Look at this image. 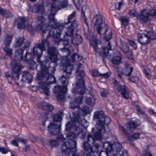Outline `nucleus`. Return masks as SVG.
Wrapping results in <instances>:
<instances>
[{
  "instance_id": "nucleus-1",
  "label": "nucleus",
  "mask_w": 156,
  "mask_h": 156,
  "mask_svg": "<svg viewBox=\"0 0 156 156\" xmlns=\"http://www.w3.org/2000/svg\"><path fill=\"white\" fill-rule=\"evenodd\" d=\"M42 72H39L37 75V79L39 80H44L46 82H42L39 83L40 87L43 90L47 95L50 94L49 84L55 83L56 81L55 77L50 74L46 70V67L42 66Z\"/></svg>"
},
{
  "instance_id": "nucleus-2",
  "label": "nucleus",
  "mask_w": 156,
  "mask_h": 156,
  "mask_svg": "<svg viewBox=\"0 0 156 156\" xmlns=\"http://www.w3.org/2000/svg\"><path fill=\"white\" fill-rule=\"evenodd\" d=\"M67 138L69 141L64 142L62 145V149L63 152L66 153L68 156H76V134L73 132H70L66 134Z\"/></svg>"
},
{
  "instance_id": "nucleus-3",
  "label": "nucleus",
  "mask_w": 156,
  "mask_h": 156,
  "mask_svg": "<svg viewBox=\"0 0 156 156\" xmlns=\"http://www.w3.org/2000/svg\"><path fill=\"white\" fill-rule=\"evenodd\" d=\"M42 27V36L43 39L42 40H46L48 41V38H50L54 42L56 43H58L60 41L61 39L60 36L62 34V29L56 28L52 27L51 29L49 28L45 30H43Z\"/></svg>"
},
{
  "instance_id": "nucleus-4",
  "label": "nucleus",
  "mask_w": 156,
  "mask_h": 156,
  "mask_svg": "<svg viewBox=\"0 0 156 156\" xmlns=\"http://www.w3.org/2000/svg\"><path fill=\"white\" fill-rule=\"evenodd\" d=\"M94 118L98 120L96 125V128L101 133L105 132V125H108L110 123V118L106 116L102 111H97L95 112Z\"/></svg>"
},
{
  "instance_id": "nucleus-5",
  "label": "nucleus",
  "mask_w": 156,
  "mask_h": 156,
  "mask_svg": "<svg viewBox=\"0 0 156 156\" xmlns=\"http://www.w3.org/2000/svg\"><path fill=\"white\" fill-rule=\"evenodd\" d=\"M49 43L46 40H42L41 43L36 44L31 50L32 53L37 57V62H41V57L43 51L46 50V46H48Z\"/></svg>"
},
{
  "instance_id": "nucleus-6",
  "label": "nucleus",
  "mask_w": 156,
  "mask_h": 156,
  "mask_svg": "<svg viewBox=\"0 0 156 156\" xmlns=\"http://www.w3.org/2000/svg\"><path fill=\"white\" fill-rule=\"evenodd\" d=\"M91 43L95 52L98 53L99 55L103 58V61L108 55L109 51L113 50L110 42L108 43L106 46L101 47L100 51H99V49L98 46V44L96 41H92Z\"/></svg>"
},
{
  "instance_id": "nucleus-7",
  "label": "nucleus",
  "mask_w": 156,
  "mask_h": 156,
  "mask_svg": "<svg viewBox=\"0 0 156 156\" xmlns=\"http://www.w3.org/2000/svg\"><path fill=\"white\" fill-rule=\"evenodd\" d=\"M76 73L78 76L80 77L81 78L78 80V81L76 84V87L78 89H82L80 91V93L82 94L86 93L87 91L83 80L85 75V73L83 70L78 69L76 71Z\"/></svg>"
},
{
  "instance_id": "nucleus-8",
  "label": "nucleus",
  "mask_w": 156,
  "mask_h": 156,
  "mask_svg": "<svg viewBox=\"0 0 156 156\" xmlns=\"http://www.w3.org/2000/svg\"><path fill=\"white\" fill-rule=\"evenodd\" d=\"M73 120L69 122L66 125L65 130L66 131L70 130L73 126H75V128L80 124L82 121L81 117L80 116L78 113L73 112Z\"/></svg>"
},
{
  "instance_id": "nucleus-9",
  "label": "nucleus",
  "mask_w": 156,
  "mask_h": 156,
  "mask_svg": "<svg viewBox=\"0 0 156 156\" xmlns=\"http://www.w3.org/2000/svg\"><path fill=\"white\" fill-rule=\"evenodd\" d=\"M112 82L113 84L115 85V88L117 91L120 93L123 98L128 99L129 95L128 92V89L126 86L120 84L116 79H113Z\"/></svg>"
},
{
  "instance_id": "nucleus-10",
  "label": "nucleus",
  "mask_w": 156,
  "mask_h": 156,
  "mask_svg": "<svg viewBox=\"0 0 156 156\" xmlns=\"http://www.w3.org/2000/svg\"><path fill=\"white\" fill-rule=\"evenodd\" d=\"M79 105H77L75 102H70V107L72 109H75V112H73L75 113H78L80 116H86L88 113L89 111V108L86 106H84L82 108H79Z\"/></svg>"
},
{
  "instance_id": "nucleus-11",
  "label": "nucleus",
  "mask_w": 156,
  "mask_h": 156,
  "mask_svg": "<svg viewBox=\"0 0 156 156\" xmlns=\"http://www.w3.org/2000/svg\"><path fill=\"white\" fill-rule=\"evenodd\" d=\"M55 4H53L52 6H51L50 12L48 16V19L49 21V25L52 27L58 28V24L56 20L54 18V16L57 12L58 8L55 7Z\"/></svg>"
},
{
  "instance_id": "nucleus-12",
  "label": "nucleus",
  "mask_w": 156,
  "mask_h": 156,
  "mask_svg": "<svg viewBox=\"0 0 156 156\" xmlns=\"http://www.w3.org/2000/svg\"><path fill=\"white\" fill-rule=\"evenodd\" d=\"M100 145L99 143H96L94 145L91 147L90 152L84 153L82 151L78 153L76 156H96L94 153L98 154V149Z\"/></svg>"
},
{
  "instance_id": "nucleus-13",
  "label": "nucleus",
  "mask_w": 156,
  "mask_h": 156,
  "mask_svg": "<svg viewBox=\"0 0 156 156\" xmlns=\"http://www.w3.org/2000/svg\"><path fill=\"white\" fill-rule=\"evenodd\" d=\"M22 78L21 81L17 82H16V84L19 87L22 86L23 82L27 83H31L32 80V75L29 73L23 72L22 74Z\"/></svg>"
},
{
  "instance_id": "nucleus-14",
  "label": "nucleus",
  "mask_w": 156,
  "mask_h": 156,
  "mask_svg": "<svg viewBox=\"0 0 156 156\" xmlns=\"http://www.w3.org/2000/svg\"><path fill=\"white\" fill-rule=\"evenodd\" d=\"M61 124H57L51 123L48 126V131L49 134L52 135H55L58 134L60 131Z\"/></svg>"
},
{
  "instance_id": "nucleus-15",
  "label": "nucleus",
  "mask_w": 156,
  "mask_h": 156,
  "mask_svg": "<svg viewBox=\"0 0 156 156\" xmlns=\"http://www.w3.org/2000/svg\"><path fill=\"white\" fill-rule=\"evenodd\" d=\"M149 16H151V10L148 12L146 10H144L140 14H138L137 15V18L140 23L144 24L147 22Z\"/></svg>"
},
{
  "instance_id": "nucleus-16",
  "label": "nucleus",
  "mask_w": 156,
  "mask_h": 156,
  "mask_svg": "<svg viewBox=\"0 0 156 156\" xmlns=\"http://www.w3.org/2000/svg\"><path fill=\"white\" fill-rule=\"evenodd\" d=\"M12 36L7 35L4 41V43L5 45V47L3 48V50L6 53V54L9 56L12 54V49L9 48L11 42Z\"/></svg>"
},
{
  "instance_id": "nucleus-17",
  "label": "nucleus",
  "mask_w": 156,
  "mask_h": 156,
  "mask_svg": "<svg viewBox=\"0 0 156 156\" xmlns=\"http://www.w3.org/2000/svg\"><path fill=\"white\" fill-rule=\"evenodd\" d=\"M28 21V19L25 17L19 18L14 21L13 26L19 29H23L26 27L25 23Z\"/></svg>"
},
{
  "instance_id": "nucleus-18",
  "label": "nucleus",
  "mask_w": 156,
  "mask_h": 156,
  "mask_svg": "<svg viewBox=\"0 0 156 156\" xmlns=\"http://www.w3.org/2000/svg\"><path fill=\"white\" fill-rule=\"evenodd\" d=\"M49 45L48 46V53L49 55V57L51 61L56 62L57 60L58 61L57 56L58 52L56 48L53 47H49Z\"/></svg>"
},
{
  "instance_id": "nucleus-19",
  "label": "nucleus",
  "mask_w": 156,
  "mask_h": 156,
  "mask_svg": "<svg viewBox=\"0 0 156 156\" xmlns=\"http://www.w3.org/2000/svg\"><path fill=\"white\" fill-rule=\"evenodd\" d=\"M134 70L133 67L127 62H126L124 64L123 68L122 71L124 75L126 76H130L131 75Z\"/></svg>"
},
{
  "instance_id": "nucleus-20",
  "label": "nucleus",
  "mask_w": 156,
  "mask_h": 156,
  "mask_svg": "<svg viewBox=\"0 0 156 156\" xmlns=\"http://www.w3.org/2000/svg\"><path fill=\"white\" fill-rule=\"evenodd\" d=\"M137 37L138 41L142 44L147 45L150 44L151 42V41L149 40V38L145 34H139Z\"/></svg>"
},
{
  "instance_id": "nucleus-21",
  "label": "nucleus",
  "mask_w": 156,
  "mask_h": 156,
  "mask_svg": "<svg viewBox=\"0 0 156 156\" xmlns=\"http://www.w3.org/2000/svg\"><path fill=\"white\" fill-rule=\"evenodd\" d=\"M58 60H57L56 62L51 61V63L49 64V66L48 68L45 65L41 64L40 65V67L41 68V72H42V66H44L46 67V70L50 74L54 73L55 70V67L58 64Z\"/></svg>"
},
{
  "instance_id": "nucleus-22",
  "label": "nucleus",
  "mask_w": 156,
  "mask_h": 156,
  "mask_svg": "<svg viewBox=\"0 0 156 156\" xmlns=\"http://www.w3.org/2000/svg\"><path fill=\"white\" fill-rule=\"evenodd\" d=\"M55 2L52 3L51 6H52L53 4H55V7L57 8L58 9H61L65 8L67 4L66 0H51Z\"/></svg>"
},
{
  "instance_id": "nucleus-23",
  "label": "nucleus",
  "mask_w": 156,
  "mask_h": 156,
  "mask_svg": "<svg viewBox=\"0 0 156 156\" xmlns=\"http://www.w3.org/2000/svg\"><path fill=\"white\" fill-rule=\"evenodd\" d=\"M53 91L54 93L61 95L62 94H64L67 91V87L66 86L58 85L55 86Z\"/></svg>"
},
{
  "instance_id": "nucleus-24",
  "label": "nucleus",
  "mask_w": 156,
  "mask_h": 156,
  "mask_svg": "<svg viewBox=\"0 0 156 156\" xmlns=\"http://www.w3.org/2000/svg\"><path fill=\"white\" fill-rule=\"evenodd\" d=\"M32 12L34 13H39L42 15H46L44 8L40 5H35L33 7Z\"/></svg>"
},
{
  "instance_id": "nucleus-25",
  "label": "nucleus",
  "mask_w": 156,
  "mask_h": 156,
  "mask_svg": "<svg viewBox=\"0 0 156 156\" xmlns=\"http://www.w3.org/2000/svg\"><path fill=\"white\" fill-rule=\"evenodd\" d=\"M31 54L30 53L27 52L25 56V60L27 62L30 61H31V63L30 64V68L32 70H34L36 68L37 65L35 62L32 61L31 58H30Z\"/></svg>"
},
{
  "instance_id": "nucleus-26",
  "label": "nucleus",
  "mask_w": 156,
  "mask_h": 156,
  "mask_svg": "<svg viewBox=\"0 0 156 156\" xmlns=\"http://www.w3.org/2000/svg\"><path fill=\"white\" fill-rule=\"evenodd\" d=\"M83 40L80 35L76 34L74 37L71 38V41L75 45H78L83 42Z\"/></svg>"
},
{
  "instance_id": "nucleus-27",
  "label": "nucleus",
  "mask_w": 156,
  "mask_h": 156,
  "mask_svg": "<svg viewBox=\"0 0 156 156\" xmlns=\"http://www.w3.org/2000/svg\"><path fill=\"white\" fill-rule=\"evenodd\" d=\"M75 131L76 132V134L79 138L81 139H84L86 136V133L84 131L83 129L80 127V126H78L75 129Z\"/></svg>"
},
{
  "instance_id": "nucleus-28",
  "label": "nucleus",
  "mask_w": 156,
  "mask_h": 156,
  "mask_svg": "<svg viewBox=\"0 0 156 156\" xmlns=\"http://www.w3.org/2000/svg\"><path fill=\"white\" fill-rule=\"evenodd\" d=\"M24 50V49L23 48L18 49L16 50L15 54V60L19 61L22 60Z\"/></svg>"
},
{
  "instance_id": "nucleus-29",
  "label": "nucleus",
  "mask_w": 156,
  "mask_h": 156,
  "mask_svg": "<svg viewBox=\"0 0 156 156\" xmlns=\"http://www.w3.org/2000/svg\"><path fill=\"white\" fill-rule=\"evenodd\" d=\"M63 116V112L62 111H59L57 113L52 116L53 120L54 122H58V124H59L60 123L61 124V122Z\"/></svg>"
},
{
  "instance_id": "nucleus-30",
  "label": "nucleus",
  "mask_w": 156,
  "mask_h": 156,
  "mask_svg": "<svg viewBox=\"0 0 156 156\" xmlns=\"http://www.w3.org/2000/svg\"><path fill=\"white\" fill-rule=\"evenodd\" d=\"M138 126L136 122L131 121L127 125L126 128L130 132H133L135 131Z\"/></svg>"
},
{
  "instance_id": "nucleus-31",
  "label": "nucleus",
  "mask_w": 156,
  "mask_h": 156,
  "mask_svg": "<svg viewBox=\"0 0 156 156\" xmlns=\"http://www.w3.org/2000/svg\"><path fill=\"white\" fill-rule=\"evenodd\" d=\"M41 108L45 111L50 112L54 109L53 106L45 102H42L41 103Z\"/></svg>"
},
{
  "instance_id": "nucleus-32",
  "label": "nucleus",
  "mask_w": 156,
  "mask_h": 156,
  "mask_svg": "<svg viewBox=\"0 0 156 156\" xmlns=\"http://www.w3.org/2000/svg\"><path fill=\"white\" fill-rule=\"evenodd\" d=\"M94 19H95V21L94 23V26H96L97 27L101 26L103 22L102 16L100 14L97 15L94 18Z\"/></svg>"
},
{
  "instance_id": "nucleus-33",
  "label": "nucleus",
  "mask_w": 156,
  "mask_h": 156,
  "mask_svg": "<svg viewBox=\"0 0 156 156\" xmlns=\"http://www.w3.org/2000/svg\"><path fill=\"white\" fill-rule=\"evenodd\" d=\"M66 74L65 73H62V75L59 77L58 80V83H60L61 84V86L62 87L63 86H66V85L67 84L66 80L68 78L66 77Z\"/></svg>"
},
{
  "instance_id": "nucleus-34",
  "label": "nucleus",
  "mask_w": 156,
  "mask_h": 156,
  "mask_svg": "<svg viewBox=\"0 0 156 156\" xmlns=\"http://www.w3.org/2000/svg\"><path fill=\"white\" fill-rule=\"evenodd\" d=\"M103 147L106 151L110 152L112 150V144L108 141H105L102 143Z\"/></svg>"
},
{
  "instance_id": "nucleus-35",
  "label": "nucleus",
  "mask_w": 156,
  "mask_h": 156,
  "mask_svg": "<svg viewBox=\"0 0 156 156\" xmlns=\"http://www.w3.org/2000/svg\"><path fill=\"white\" fill-rule=\"evenodd\" d=\"M73 69V67L72 66H67L66 69L64 70L63 73H66V77L69 79L71 77V72Z\"/></svg>"
},
{
  "instance_id": "nucleus-36",
  "label": "nucleus",
  "mask_w": 156,
  "mask_h": 156,
  "mask_svg": "<svg viewBox=\"0 0 156 156\" xmlns=\"http://www.w3.org/2000/svg\"><path fill=\"white\" fill-rule=\"evenodd\" d=\"M67 30L66 32V36L69 37L71 39L74 37L75 35L74 33V30L73 28L68 26L66 27Z\"/></svg>"
},
{
  "instance_id": "nucleus-37",
  "label": "nucleus",
  "mask_w": 156,
  "mask_h": 156,
  "mask_svg": "<svg viewBox=\"0 0 156 156\" xmlns=\"http://www.w3.org/2000/svg\"><path fill=\"white\" fill-rule=\"evenodd\" d=\"M98 33L99 34H105L108 30V27L106 24H105L104 27H98L97 28Z\"/></svg>"
},
{
  "instance_id": "nucleus-38",
  "label": "nucleus",
  "mask_w": 156,
  "mask_h": 156,
  "mask_svg": "<svg viewBox=\"0 0 156 156\" xmlns=\"http://www.w3.org/2000/svg\"><path fill=\"white\" fill-rule=\"evenodd\" d=\"M41 29V28L40 25H36L33 27L31 24H29L27 27V30L30 32L33 31H38Z\"/></svg>"
},
{
  "instance_id": "nucleus-39",
  "label": "nucleus",
  "mask_w": 156,
  "mask_h": 156,
  "mask_svg": "<svg viewBox=\"0 0 156 156\" xmlns=\"http://www.w3.org/2000/svg\"><path fill=\"white\" fill-rule=\"evenodd\" d=\"M25 38L23 37H19L17 39L14 45V47L17 48L21 46L24 42Z\"/></svg>"
},
{
  "instance_id": "nucleus-40",
  "label": "nucleus",
  "mask_w": 156,
  "mask_h": 156,
  "mask_svg": "<svg viewBox=\"0 0 156 156\" xmlns=\"http://www.w3.org/2000/svg\"><path fill=\"white\" fill-rule=\"evenodd\" d=\"M37 19L38 20V23L37 25L40 26L41 29L42 30V27L45 26L44 25V23L46 20L45 19L43 16H39L37 17Z\"/></svg>"
},
{
  "instance_id": "nucleus-41",
  "label": "nucleus",
  "mask_w": 156,
  "mask_h": 156,
  "mask_svg": "<svg viewBox=\"0 0 156 156\" xmlns=\"http://www.w3.org/2000/svg\"><path fill=\"white\" fill-rule=\"evenodd\" d=\"M82 147L84 150L85 151H87V152H88L90 151L91 146L86 141L83 143Z\"/></svg>"
},
{
  "instance_id": "nucleus-42",
  "label": "nucleus",
  "mask_w": 156,
  "mask_h": 156,
  "mask_svg": "<svg viewBox=\"0 0 156 156\" xmlns=\"http://www.w3.org/2000/svg\"><path fill=\"white\" fill-rule=\"evenodd\" d=\"M146 35L150 41L151 40H154L156 38V34L152 30L148 32Z\"/></svg>"
},
{
  "instance_id": "nucleus-43",
  "label": "nucleus",
  "mask_w": 156,
  "mask_h": 156,
  "mask_svg": "<svg viewBox=\"0 0 156 156\" xmlns=\"http://www.w3.org/2000/svg\"><path fill=\"white\" fill-rule=\"evenodd\" d=\"M86 5H83L82 6V13L81 15L82 17V19L83 21L86 25L88 26V23L87 22V19L86 17L85 13V10L86 9Z\"/></svg>"
},
{
  "instance_id": "nucleus-44",
  "label": "nucleus",
  "mask_w": 156,
  "mask_h": 156,
  "mask_svg": "<svg viewBox=\"0 0 156 156\" xmlns=\"http://www.w3.org/2000/svg\"><path fill=\"white\" fill-rule=\"evenodd\" d=\"M21 69V67L20 65L18 64H16L12 67V72L20 73Z\"/></svg>"
},
{
  "instance_id": "nucleus-45",
  "label": "nucleus",
  "mask_w": 156,
  "mask_h": 156,
  "mask_svg": "<svg viewBox=\"0 0 156 156\" xmlns=\"http://www.w3.org/2000/svg\"><path fill=\"white\" fill-rule=\"evenodd\" d=\"M79 22L76 20H74L72 22H71V23L68 25V26L75 29L79 26Z\"/></svg>"
},
{
  "instance_id": "nucleus-46",
  "label": "nucleus",
  "mask_w": 156,
  "mask_h": 156,
  "mask_svg": "<svg viewBox=\"0 0 156 156\" xmlns=\"http://www.w3.org/2000/svg\"><path fill=\"white\" fill-rule=\"evenodd\" d=\"M121 61V58L120 56H116L113 58L111 60L112 62L114 64L118 65Z\"/></svg>"
},
{
  "instance_id": "nucleus-47",
  "label": "nucleus",
  "mask_w": 156,
  "mask_h": 156,
  "mask_svg": "<svg viewBox=\"0 0 156 156\" xmlns=\"http://www.w3.org/2000/svg\"><path fill=\"white\" fill-rule=\"evenodd\" d=\"M81 59V57L76 54H74L71 56V60L72 62L79 61Z\"/></svg>"
},
{
  "instance_id": "nucleus-48",
  "label": "nucleus",
  "mask_w": 156,
  "mask_h": 156,
  "mask_svg": "<svg viewBox=\"0 0 156 156\" xmlns=\"http://www.w3.org/2000/svg\"><path fill=\"white\" fill-rule=\"evenodd\" d=\"M1 14L6 18H8L12 16V15L11 12L5 9L3 10Z\"/></svg>"
},
{
  "instance_id": "nucleus-49",
  "label": "nucleus",
  "mask_w": 156,
  "mask_h": 156,
  "mask_svg": "<svg viewBox=\"0 0 156 156\" xmlns=\"http://www.w3.org/2000/svg\"><path fill=\"white\" fill-rule=\"evenodd\" d=\"M113 147L117 152H119L121 150L122 146L119 143L116 142L112 145V147Z\"/></svg>"
},
{
  "instance_id": "nucleus-50",
  "label": "nucleus",
  "mask_w": 156,
  "mask_h": 156,
  "mask_svg": "<svg viewBox=\"0 0 156 156\" xmlns=\"http://www.w3.org/2000/svg\"><path fill=\"white\" fill-rule=\"evenodd\" d=\"M120 20L121 22L122 27H125L128 25V20L126 17H121Z\"/></svg>"
},
{
  "instance_id": "nucleus-51",
  "label": "nucleus",
  "mask_w": 156,
  "mask_h": 156,
  "mask_svg": "<svg viewBox=\"0 0 156 156\" xmlns=\"http://www.w3.org/2000/svg\"><path fill=\"white\" fill-rule=\"evenodd\" d=\"M20 73L18 72H12L11 73V78L14 80H18L19 78V76Z\"/></svg>"
},
{
  "instance_id": "nucleus-52",
  "label": "nucleus",
  "mask_w": 156,
  "mask_h": 156,
  "mask_svg": "<svg viewBox=\"0 0 156 156\" xmlns=\"http://www.w3.org/2000/svg\"><path fill=\"white\" fill-rule=\"evenodd\" d=\"M119 129L120 131L126 136L128 137L129 136V133L122 126L120 125L119 126Z\"/></svg>"
},
{
  "instance_id": "nucleus-53",
  "label": "nucleus",
  "mask_w": 156,
  "mask_h": 156,
  "mask_svg": "<svg viewBox=\"0 0 156 156\" xmlns=\"http://www.w3.org/2000/svg\"><path fill=\"white\" fill-rule=\"evenodd\" d=\"M98 132H96L94 133V136L95 138L97 140H100L102 137L101 133H101L98 129Z\"/></svg>"
},
{
  "instance_id": "nucleus-54",
  "label": "nucleus",
  "mask_w": 156,
  "mask_h": 156,
  "mask_svg": "<svg viewBox=\"0 0 156 156\" xmlns=\"http://www.w3.org/2000/svg\"><path fill=\"white\" fill-rule=\"evenodd\" d=\"M121 50L125 54L129 50V48L126 45H123L120 47Z\"/></svg>"
},
{
  "instance_id": "nucleus-55",
  "label": "nucleus",
  "mask_w": 156,
  "mask_h": 156,
  "mask_svg": "<svg viewBox=\"0 0 156 156\" xmlns=\"http://www.w3.org/2000/svg\"><path fill=\"white\" fill-rule=\"evenodd\" d=\"M128 80L130 81L133 83H135L136 81L138 80V77L136 76H128Z\"/></svg>"
},
{
  "instance_id": "nucleus-56",
  "label": "nucleus",
  "mask_w": 156,
  "mask_h": 156,
  "mask_svg": "<svg viewBox=\"0 0 156 156\" xmlns=\"http://www.w3.org/2000/svg\"><path fill=\"white\" fill-rule=\"evenodd\" d=\"M58 28L62 29L63 30V28L62 27H64L66 25H68L69 24V23H67V22L65 21L64 23H61L60 21H59L58 23ZM63 30H62V31Z\"/></svg>"
},
{
  "instance_id": "nucleus-57",
  "label": "nucleus",
  "mask_w": 156,
  "mask_h": 156,
  "mask_svg": "<svg viewBox=\"0 0 156 156\" xmlns=\"http://www.w3.org/2000/svg\"><path fill=\"white\" fill-rule=\"evenodd\" d=\"M76 12L74 11L72 13L69 15L68 18V20L67 21V23H71V20L74 18L76 15Z\"/></svg>"
},
{
  "instance_id": "nucleus-58",
  "label": "nucleus",
  "mask_w": 156,
  "mask_h": 156,
  "mask_svg": "<svg viewBox=\"0 0 156 156\" xmlns=\"http://www.w3.org/2000/svg\"><path fill=\"white\" fill-rule=\"evenodd\" d=\"M129 15L130 16H133V17H137V15L138 14L135 10H132L129 12Z\"/></svg>"
},
{
  "instance_id": "nucleus-59",
  "label": "nucleus",
  "mask_w": 156,
  "mask_h": 156,
  "mask_svg": "<svg viewBox=\"0 0 156 156\" xmlns=\"http://www.w3.org/2000/svg\"><path fill=\"white\" fill-rule=\"evenodd\" d=\"M125 54L128 59L130 60L133 59V54L130 50L128 52H127Z\"/></svg>"
},
{
  "instance_id": "nucleus-60",
  "label": "nucleus",
  "mask_w": 156,
  "mask_h": 156,
  "mask_svg": "<svg viewBox=\"0 0 156 156\" xmlns=\"http://www.w3.org/2000/svg\"><path fill=\"white\" fill-rule=\"evenodd\" d=\"M108 151H101L99 153L98 156H108Z\"/></svg>"
},
{
  "instance_id": "nucleus-61",
  "label": "nucleus",
  "mask_w": 156,
  "mask_h": 156,
  "mask_svg": "<svg viewBox=\"0 0 156 156\" xmlns=\"http://www.w3.org/2000/svg\"><path fill=\"white\" fill-rule=\"evenodd\" d=\"M100 74V76L102 77V78H108L111 74V73L110 72H108L103 74L101 73Z\"/></svg>"
},
{
  "instance_id": "nucleus-62",
  "label": "nucleus",
  "mask_w": 156,
  "mask_h": 156,
  "mask_svg": "<svg viewBox=\"0 0 156 156\" xmlns=\"http://www.w3.org/2000/svg\"><path fill=\"white\" fill-rule=\"evenodd\" d=\"M123 75H124V74H123L122 72V71H121V73H118L117 74L118 76L120 78L122 81H124L125 80V79L124 76H123Z\"/></svg>"
},
{
  "instance_id": "nucleus-63",
  "label": "nucleus",
  "mask_w": 156,
  "mask_h": 156,
  "mask_svg": "<svg viewBox=\"0 0 156 156\" xmlns=\"http://www.w3.org/2000/svg\"><path fill=\"white\" fill-rule=\"evenodd\" d=\"M50 144L53 147H56L59 145V144L56 140H51L50 141Z\"/></svg>"
},
{
  "instance_id": "nucleus-64",
  "label": "nucleus",
  "mask_w": 156,
  "mask_h": 156,
  "mask_svg": "<svg viewBox=\"0 0 156 156\" xmlns=\"http://www.w3.org/2000/svg\"><path fill=\"white\" fill-rule=\"evenodd\" d=\"M129 45L133 47L135 50H136L137 49V45L133 41H129Z\"/></svg>"
}]
</instances>
